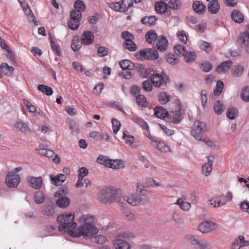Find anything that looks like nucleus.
Here are the masks:
<instances>
[{"instance_id":"nucleus-1","label":"nucleus","mask_w":249,"mask_h":249,"mask_svg":"<svg viewBox=\"0 0 249 249\" xmlns=\"http://www.w3.org/2000/svg\"><path fill=\"white\" fill-rule=\"evenodd\" d=\"M95 217L89 214L83 215L80 219L81 222L84 224L79 226L77 229L74 231H71L70 235L74 237H79L81 235L84 237H90L96 234L98 232V229L95 227L94 223Z\"/></svg>"},{"instance_id":"nucleus-2","label":"nucleus","mask_w":249,"mask_h":249,"mask_svg":"<svg viewBox=\"0 0 249 249\" xmlns=\"http://www.w3.org/2000/svg\"><path fill=\"white\" fill-rule=\"evenodd\" d=\"M74 215L71 213H66L58 216L57 220L59 223L58 229L60 231L68 232L70 235L71 231H74L77 224L74 222Z\"/></svg>"},{"instance_id":"nucleus-3","label":"nucleus","mask_w":249,"mask_h":249,"mask_svg":"<svg viewBox=\"0 0 249 249\" xmlns=\"http://www.w3.org/2000/svg\"><path fill=\"white\" fill-rule=\"evenodd\" d=\"M123 201L127 202L132 206H138L143 205L147 203L149 201V197L146 195H141L133 194L129 196H124L123 197Z\"/></svg>"},{"instance_id":"nucleus-4","label":"nucleus","mask_w":249,"mask_h":249,"mask_svg":"<svg viewBox=\"0 0 249 249\" xmlns=\"http://www.w3.org/2000/svg\"><path fill=\"white\" fill-rule=\"evenodd\" d=\"M178 106L175 111L170 112L168 117L167 118V121L174 123L178 124L183 118V115L184 113V109L182 108L181 105L179 100L177 101Z\"/></svg>"},{"instance_id":"nucleus-5","label":"nucleus","mask_w":249,"mask_h":249,"mask_svg":"<svg viewBox=\"0 0 249 249\" xmlns=\"http://www.w3.org/2000/svg\"><path fill=\"white\" fill-rule=\"evenodd\" d=\"M206 124L205 123L196 120L194 122L191 134L196 140H201L202 133L206 131Z\"/></svg>"},{"instance_id":"nucleus-6","label":"nucleus","mask_w":249,"mask_h":249,"mask_svg":"<svg viewBox=\"0 0 249 249\" xmlns=\"http://www.w3.org/2000/svg\"><path fill=\"white\" fill-rule=\"evenodd\" d=\"M71 19L68 22L69 28L72 30H76L80 25L82 19V14L79 11L72 10L70 14Z\"/></svg>"},{"instance_id":"nucleus-7","label":"nucleus","mask_w":249,"mask_h":249,"mask_svg":"<svg viewBox=\"0 0 249 249\" xmlns=\"http://www.w3.org/2000/svg\"><path fill=\"white\" fill-rule=\"evenodd\" d=\"M20 177L15 173L9 172L5 178V183L9 188L17 187L20 182Z\"/></svg>"},{"instance_id":"nucleus-8","label":"nucleus","mask_w":249,"mask_h":249,"mask_svg":"<svg viewBox=\"0 0 249 249\" xmlns=\"http://www.w3.org/2000/svg\"><path fill=\"white\" fill-rule=\"evenodd\" d=\"M218 225L207 220L202 222L198 227V230L202 233H206L217 229Z\"/></svg>"},{"instance_id":"nucleus-9","label":"nucleus","mask_w":249,"mask_h":249,"mask_svg":"<svg viewBox=\"0 0 249 249\" xmlns=\"http://www.w3.org/2000/svg\"><path fill=\"white\" fill-rule=\"evenodd\" d=\"M121 190L119 189H113L112 188L111 192L109 197L107 199V202L112 203L115 202H117L118 204L121 206H123V202L122 201L123 198L121 197Z\"/></svg>"},{"instance_id":"nucleus-10","label":"nucleus","mask_w":249,"mask_h":249,"mask_svg":"<svg viewBox=\"0 0 249 249\" xmlns=\"http://www.w3.org/2000/svg\"><path fill=\"white\" fill-rule=\"evenodd\" d=\"M139 54L141 58L148 60L156 59L159 57L157 52L152 49H146L141 50L139 52Z\"/></svg>"},{"instance_id":"nucleus-11","label":"nucleus","mask_w":249,"mask_h":249,"mask_svg":"<svg viewBox=\"0 0 249 249\" xmlns=\"http://www.w3.org/2000/svg\"><path fill=\"white\" fill-rule=\"evenodd\" d=\"M151 81L154 86L156 88H160L162 85H165L163 77L162 75L158 73L153 74L151 77Z\"/></svg>"},{"instance_id":"nucleus-12","label":"nucleus","mask_w":249,"mask_h":249,"mask_svg":"<svg viewBox=\"0 0 249 249\" xmlns=\"http://www.w3.org/2000/svg\"><path fill=\"white\" fill-rule=\"evenodd\" d=\"M119 65L124 70H133L135 67L139 68L140 70L143 69V67L142 65L137 64L136 66L132 63L130 61L125 59L119 62Z\"/></svg>"},{"instance_id":"nucleus-13","label":"nucleus","mask_w":249,"mask_h":249,"mask_svg":"<svg viewBox=\"0 0 249 249\" xmlns=\"http://www.w3.org/2000/svg\"><path fill=\"white\" fill-rule=\"evenodd\" d=\"M28 181L30 183V185L35 189H39L42 186V178L41 177H29L28 178Z\"/></svg>"},{"instance_id":"nucleus-14","label":"nucleus","mask_w":249,"mask_h":249,"mask_svg":"<svg viewBox=\"0 0 249 249\" xmlns=\"http://www.w3.org/2000/svg\"><path fill=\"white\" fill-rule=\"evenodd\" d=\"M94 38V36L91 32L85 31L83 32L80 39L84 45H89L93 42Z\"/></svg>"},{"instance_id":"nucleus-15","label":"nucleus","mask_w":249,"mask_h":249,"mask_svg":"<svg viewBox=\"0 0 249 249\" xmlns=\"http://www.w3.org/2000/svg\"><path fill=\"white\" fill-rule=\"evenodd\" d=\"M51 182L55 186H60L66 180V177L63 174H59L57 176L50 175Z\"/></svg>"},{"instance_id":"nucleus-16","label":"nucleus","mask_w":249,"mask_h":249,"mask_svg":"<svg viewBox=\"0 0 249 249\" xmlns=\"http://www.w3.org/2000/svg\"><path fill=\"white\" fill-rule=\"evenodd\" d=\"M14 71V68L13 67L9 66L7 63H3L0 66V73L2 75L11 76L12 75Z\"/></svg>"},{"instance_id":"nucleus-17","label":"nucleus","mask_w":249,"mask_h":249,"mask_svg":"<svg viewBox=\"0 0 249 249\" xmlns=\"http://www.w3.org/2000/svg\"><path fill=\"white\" fill-rule=\"evenodd\" d=\"M221 196L213 197L208 201V205L213 208H218L226 205V202L221 200Z\"/></svg>"},{"instance_id":"nucleus-18","label":"nucleus","mask_w":249,"mask_h":249,"mask_svg":"<svg viewBox=\"0 0 249 249\" xmlns=\"http://www.w3.org/2000/svg\"><path fill=\"white\" fill-rule=\"evenodd\" d=\"M113 245L116 249H130L129 244L120 238L114 240Z\"/></svg>"},{"instance_id":"nucleus-19","label":"nucleus","mask_w":249,"mask_h":249,"mask_svg":"<svg viewBox=\"0 0 249 249\" xmlns=\"http://www.w3.org/2000/svg\"><path fill=\"white\" fill-rule=\"evenodd\" d=\"M168 43V41L164 36H160L156 44L158 50L160 52L165 51L167 49Z\"/></svg>"},{"instance_id":"nucleus-20","label":"nucleus","mask_w":249,"mask_h":249,"mask_svg":"<svg viewBox=\"0 0 249 249\" xmlns=\"http://www.w3.org/2000/svg\"><path fill=\"white\" fill-rule=\"evenodd\" d=\"M220 8V4L217 0H212L210 1L208 5L209 12L212 14H215L218 13Z\"/></svg>"},{"instance_id":"nucleus-21","label":"nucleus","mask_w":249,"mask_h":249,"mask_svg":"<svg viewBox=\"0 0 249 249\" xmlns=\"http://www.w3.org/2000/svg\"><path fill=\"white\" fill-rule=\"evenodd\" d=\"M158 18L155 16H145L141 19L142 24L149 27L155 24Z\"/></svg>"},{"instance_id":"nucleus-22","label":"nucleus","mask_w":249,"mask_h":249,"mask_svg":"<svg viewBox=\"0 0 249 249\" xmlns=\"http://www.w3.org/2000/svg\"><path fill=\"white\" fill-rule=\"evenodd\" d=\"M232 64V62L230 60L225 61L218 66L215 71L218 73L226 72L229 70Z\"/></svg>"},{"instance_id":"nucleus-23","label":"nucleus","mask_w":249,"mask_h":249,"mask_svg":"<svg viewBox=\"0 0 249 249\" xmlns=\"http://www.w3.org/2000/svg\"><path fill=\"white\" fill-rule=\"evenodd\" d=\"M154 114L156 117L160 119H164L165 117H168L169 114L162 107H157L154 109Z\"/></svg>"},{"instance_id":"nucleus-24","label":"nucleus","mask_w":249,"mask_h":249,"mask_svg":"<svg viewBox=\"0 0 249 249\" xmlns=\"http://www.w3.org/2000/svg\"><path fill=\"white\" fill-rule=\"evenodd\" d=\"M185 200H186L185 197L182 196L178 199L176 204L178 205L182 210L188 211L191 209V205L190 203L184 201Z\"/></svg>"},{"instance_id":"nucleus-25","label":"nucleus","mask_w":249,"mask_h":249,"mask_svg":"<svg viewBox=\"0 0 249 249\" xmlns=\"http://www.w3.org/2000/svg\"><path fill=\"white\" fill-rule=\"evenodd\" d=\"M124 166L123 161L121 160H110L107 167L118 169L124 168Z\"/></svg>"},{"instance_id":"nucleus-26","label":"nucleus","mask_w":249,"mask_h":249,"mask_svg":"<svg viewBox=\"0 0 249 249\" xmlns=\"http://www.w3.org/2000/svg\"><path fill=\"white\" fill-rule=\"evenodd\" d=\"M194 11L198 14H202L205 12L206 7L202 3L199 1H195L193 4Z\"/></svg>"},{"instance_id":"nucleus-27","label":"nucleus","mask_w":249,"mask_h":249,"mask_svg":"<svg viewBox=\"0 0 249 249\" xmlns=\"http://www.w3.org/2000/svg\"><path fill=\"white\" fill-rule=\"evenodd\" d=\"M232 19L235 22L241 23L244 21V16L242 13L238 10H233L231 14Z\"/></svg>"},{"instance_id":"nucleus-28","label":"nucleus","mask_w":249,"mask_h":249,"mask_svg":"<svg viewBox=\"0 0 249 249\" xmlns=\"http://www.w3.org/2000/svg\"><path fill=\"white\" fill-rule=\"evenodd\" d=\"M133 122L139 126H140L143 129L148 130L149 127L147 124L141 118L137 115H134L131 118Z\"/></svg>"},{"instance_id":"nucleus-29","label":"nucleus","mask_w":249,"mask_h":249,"mask_svg":"<svg viewBox=\"0 0 249 249\" xmlns=\"http://www.w3.org/2000/svg\"><path fill=\"white\" fill-rule=\"evenodd\" d=\"M213 160L210 158H208V162L204 164L202 167V172L205 176H207L211 173L212 171V165Z\"/></svg>"},{"instance_id":"nucleus-30","label":"nucleus","mask_w":249,"mask_h":249,"mask_svg":"<svg viewBox=\"0 0 249 249\" xmlns=\"http://www.w3.org/2000/svg\"><path fill=\"white\" fill-rule=\"evenodd\" d=\"M249 40V24L246 26V31L240 34L238 39L239 44H246V41Z\"/></svg>"},{"instance_id":"nucleus-31","label":"nucleus","mask_w":249,"mask_h":249,"mask_svg":"<svg viewBox=\"0 0 249 249\" xmlns=\"http://www.w3.org/2000/svg\"><path fill=\"white\" fill-rule=\"evenodd\" d=\"M145 37L147 43L152 44L157 39L158 35L154 30H151L146 33Z\"/></svg>"},{"instance_id":"nucleus-32","label":"nucleus","mask_w":249,"mask_h":249,"mask_svg":"<svg viewBox=\"0 0 249 249\" xmlns=\"http://www.w3.org/2000/svg\"><path fill=\"white\" fill-rule=\"evenodd\" d=\"M70 203V199L66 196H61L56 201V205L61 208L68 207Z\"/></svg>"},{"instance_id":"nucleus-33","label":"nucleus","mask_w":249,"mask_h":249,"mask_svg":"<svg viewBox=\"0 0 249 249\" xmlns=\"http://www.w3.org/2000/svg\"><path fill=\"white\" fill-rule=\"evenodd\" d=\"M83 44L82 40L79 37L74 36L72 40L71 47L73 51L75 52L79 50Z\"/></svg>"},{"instance_id":"nucleus-34","label":"nucleus","mask_w":249,"mask_h":249,"mask_svg":"<svg viewBox=\"0 0 249 249\" xmlns=\"http://www.w3.org/2000/svg\"><path fill=\"white\" fill-rule=\"evenodd\" d=\"M112 188V187H108L104 188L101 190V194L103 196L101 200L102 203L107 202V199L109 197Z\"/></svg>"},{"instance_id":"nucleus-35","label":"nucleus","mask_w":249,"mask_h":249,"mask_svg":"<svg viewBox=\"0 0 249 249\" xmlns=\"http://www.w3.org/2000/svg\"><path fill=\"white\" fill-rule=\"evenodd\" d=\"M167 4L164 2H157L155 4L156 11L159 14L164 13L167 11Z\"/></svg>"},{"instance_id":"nucleus-36","label":"nucleus","mask_w":249,"mask_h":249,"mask_svg":"<svg viewBox=\"0 0 249 249\" xmlns=\"http://www.w3.org/2000/svg\"><path fill=\"white\" fill-rule=\"evenodd\" d=\"M158 100L161 104H166L170 100V96L165 92H161L158 95Z\"/></svg>"},{"instance_id":"nucleus-37","label":"nucleus","mask_w":249,"mask_h":249,"mask_svg":"<svg viewBox=\"0 0 249 249\" xmlns=\"http://www.w3.org/2000/svg\"><path fill=\"white\" fill-rule=\"evenodd\" d=\"M55 213V210L52 205H47L43 206L42 213L47 216H52Z\"/></svg>"},{"instance_id":"nucleus-38","label":"nucleus","mask_w":249,"mask_h":249,"mask_svg":"<svg viewBox=\"0 0 249 249\" xmlns=\"http://www.w3.org/2000/svg\"><path fill=\"white\" fill-rule=\"evenodd\" d=\"M172 9L178 10L181 7V2L179 0H170L167 4Z\"/></svg>"},{"instance_id":"nucleus-39","label":"nucleus","mask_w":249,"mask_h":249,"mask_svg":"<svg viewBox=\"0 0 249 249\" xmlns=\"http://www.w3.org/2000/svg\"><path fill=\"white\" fill-rule=\"evenodd\" d=\"M238 115V110L236 108L232 107H229L226 112L227 117L231 120L234 119Z\"/></svg>"},{"instance_id":"nucleus-40","label":"nucleus","mask_w":249,"mask_h":249,"mask_svg":"<svg viewBox=\"0 0 249 249\" xmlns=\"http://www.w3.org/2000/svg\"><path fill=\"white\" fill-rule=\"evenodd\" d=\"M224 105L223 103L220 101H216L213 105V109L215 113L218 115L222 113L224 111Z\"/></svg>"},{"instance_id":"nucleus-41","label":"nucleus","mask_w":249,"mask_h":249,"mask_svg":"<svg viewBox=\"0 0 249 249\" xmlns=\"http://www.w3.org/2000/svg\"><path fill=\"white\" fill-rule=\"evenodd\" d=\"M37 89L47 95H51L53 93L52 89L45 85H39L38 86Z\"/></svg>"},{"instance_id":"nucleus-42","label":"nucleus","mask_w":249,"mask_h":249,"mask_svg":"<svg viewBox=\"0 0 249 249\" xmlns=\"http://www.w3.org/2000/svg\"><path fill=\"white\" fill-rule=\"evenodd\" d=\"M185 238L193 246L197 245L200 241L197 236L192 234H187L185 235Z\"/></svg>"},{"instance_id":"nucleus-43","label":"nucleus","mask_w":249,"mask_h":249,"mask_svg":"<svg viewBox=\"0 0 249 249\" xmlns=\"http://www.w3.org/2000/svg\"><path fill=\"white\" fill-rule=\"evenodd\" d=\"M74 7L76 11H79L80 12L85 11L86 10V5L84 2L81 0H77L74 2Z\"/></svg>"},{"instance_id":"nucleus-44","label":"nucleus","mask_w":249,"mask_h":249,"mask_svg":"<svg viewBox=\"0 0 249 249\" xmlns=\"http://www.w3.org/2000/svg\"><path fill=\"white\" fill-rule=\"evenodd\" d=\"M157 143V148L160 151L163 152H167L170 151V148L169 146L166 145L164 142H157L155 141Z\"/></svg>"},{"instance_id":"nucleus-45","label":"nucleus","mask_w":249,"mask_h":249,"mask_svg":"<svg viewBox=\"0 0 249 249\" xmlns=\"http://www.w3.org/2000/svg\"><path fill=\"white\" fill-rule=\"evenodd\" d=\"M35 202L37 204L42 203L45 200V196L41 191L36 192L34 196Z\"/></svg>"},{"instance_id":"nucleus-46","label":"nucleus","mask_w":249,"mask_h":249,"mask_svg":"<svg viewBox=\"0 0 249 249\" xmlns=\"http://www.w3.org/2000/svg\"><path fill=\"white\" fill-rule=\"evenodd\" d=\"M123 46L124 48H125L126 49H128L129 51L131 52H134L137 49V45L133 41V40L128 42H124L123 43Z\"/></svg>"},{"instance_id":"nucleus-47","label":"nucleus","mask_w":249,"mask_h":249,"mask_svg":"<svg viewBox=\"0 0 249 249\" xmlns=\"http://www.w3.org/2000/svg\"><path fill=\"white\" fill-rule=\"evenodd\" d=\"M243 71L244 67L241 65H238L232 70L231 73L233 76L238 77L242 74Z\"/></svg>"},{"instance_id":"nucleus-48","label":"nucleus","mask_w":249,"mask_h":249,"mask_svg":"<svg viewBox=\"0 0 249 249\" xmlns=\"http://www.w3.org/2000/svg\"><path fill=\"white\" fill-rule=\"evenodd\" d=\"M184 56L185 61L187 63H192L194 62L196 58V53L194 52H186Z\"/></svg>"},{"instance_id":"nucleus-49","label":"nucleus","mask_w":249,"mask_h":249,"mask_svg":"<svg viewBox=\"0 0 249 249\" xmlns=\"http://www.w3.org/2000/svg\"><path fill=\"white\" fill-rule=\"evenodd\" d=\"M15 127L18 130L23 132H26L28 129L27 124L21 121L17 122L15 124Z\"/></svg>"},{"instance_id":"nucleus-50","label":"nucleus","mask_w":249,"mask_h":249,"mask_svg":"<svg viewBox=\"0 0 249 249\" xmlns=\"http://www.w3.org/2000/svg\"><path fill=\"white\" fill-rule=\"evenodd\" d=\"M136 100V102L139 106L141 107H146L147 105V99L143 95H138L137 96Z\"/></svg>"},{"instance_id":"nucleus-51","label":"nucleus","mask_w":249,"mask_h":249,"mask_svg":"<svg viewBox=\"0 0 249 249\" xmlns=\"http://www.w3.org/2000/svg\"><path fill=\"white\" fill-rule=\"evenodd\" d=\"M123 139L124 140L125 143L129 145H132L134 141V138L128 135V132L127 131L123 132Z\"/></svg>"},{"instance_id":"nucleus-52","label":"nucleus","mask_w":249,"mask_h":249,"mask_svg":"<svg viewBox=\"0 0 249 249\" xmlns=\"http://www.w3.org/2000/svg\"><path fill=\"white\" fill-rule=\"evenodd\" d=\"M174 50L177 54L181 56H184L186 52V48L180 44L175 46Z\"/></svg>"},{"instance_id":"nucleus-53","label":"nucleus","mask_w":249,"mask_h":249,"mask_svg":"<svg viewBox=\"0 0 249 249\" xmlns=\"http://www.w3.org/2000/svg\"><path fill=\"white\" fill-rule=\"evenodd\" d=\"M165 58L166 61L172 65L176 64L179 62L178 59L176 58L175 55L173 54H166Z\"/></svg>"},{"instance_id":"nucleus-54","label":"nucleus","mask_w":249,"mask_h":249,"mask_svg":"<svg viewBox=\"0 0 249 249\" xmlns=\"http://www.w3.org/2000/svg\"><path fill=\"white\" fill-rule=\"evenodd\" d=\"M197 246L199 249H213L212 245L206 240H200Z\"/></svg>"},{"instance_id":"nucleus-55","label":"nucleus","mask_w":249,"mask_h":249,"mask_svg":"<svg viewBox=\"0 0 249 249\" xmlns=\"http://www.w3.org/2000/svg\"><path fill=\"white\" fill-rule=\"evenodd\" d=\"M110 160L108 159L107 157L101 155L97 159L96 161L99 164L105 165L107 167Z\"/></svg>"},{"instance_id":"nucleus-56","label":"nucleus","mask_w":249,"mask_h":249,"mask_svg":"<svg viewBox=\"0 0 249 249\" xmlns=\"http://www.w3.org/2000/svg\"><path fill=\"white\" fill-rule=\"evenodd\" d=\"M241 96L245 102H249V86H247L243 89Z\"/></svg>"},{"instance_id":"nucleus-57","label":"nucleus","mask_w":249,"mask_h":249,"mask_svg":"<svg viewBox=\"0 0 249 249\" xmlns=\"http://www.w3.org/2000/svg\"><path fill=\"white\" fill-rule=\"evenodd\" d=\"M224 87V83L222 81L219 80L216 83V88L213 90V93L215 95H219L222 92Z\"/></svg>"},{"instance_id":"nucleus-58","label":"nucleus","mask_w":249,"mask_h":249,"mask_svg":"<svg viewBox=\"0 0 249 249\" xmlns=\"http://www.w3.org/2000/svg\"><path fill=\"white\" fill-rule=\"evenodd\" d=\"M97 54L100 57H104L107 56L108 53V50L107 48L103 46H97Z\"/></svg>"},{"instance_id":"nucleus-59","label":"nucleus","mask_w":249,"mask_h":249,"mask_svg":"<svg viewBox=\"0 0 249 249\" xmlns=\"http://www.w3.org/2000/svg\"><path fill=\"white\" fill-rule=\"evenodd\" d=\"M121 35L122 38L125 40L124 42L130 41L132 40L134 38L133 35L128 31H123Z\"/></svg>"},{"instance_id":"nucleus-60","label":"nucleus","mask_w":249,"mask_h":249,"mask_svg":"<svg viewBox=\"0 0 249 249\" xmlns=\"http://www.w3.org/2000/svg\"><path fill=\"white\" fill-rule=\"evenodd\" d=\"M112 124V128L113 132L116 134L119 130L121 127L120 122L115 118H113L111 120Z\"/></svg>"},{"instance_id":"nucleus-61","label":"nucleus","mask_w":249,"mask_h":249,"mask_svg":"<svg viewBox=\"0 0 249 249\" xmlns=\"http://www.w3.org/2000/svg\"><path fill=\"white\" fill-rule=\"evenodd\" d=\"M144 187L142 184V183L140 182H138L137 183L136 186V194H138L139 195H146V191L144 190Z\"/></svg>"},{"instance_id":"nucleus-62","label":"nucleus","mask_w":249,"mask_h":249,"mask_svg":"<svg viewBox=\"0 0 249 249\" xmlns=\"http://www.w3.org/2000/svg\"><path fill=\"white\" fill-rule=\"evenodd\" d=\"M68 188L65 186L60 187L59 190L55 193L54 196L55 197H61L62 196H65L67 194Z\"/></svg>"},{"instance_id":"nucleus-63","label":"nucleus","mask_w":249,"mask_h":249,"mask_svg":"<svg viewBox=\"0 0 249 249\" xmlns=\"http://www.w3.org/2000/svg\"><path fill=\"white\" fill-rule=\"evenodd\" d=\"M133 237V235L131 233H130L128 231H126V232H121L120 234H119L117 237V239L120 238L123 240H124V239H130V238H131Z\"/></svg>"},{"instance_id":"nucleus-64","label":"nucleus","mask_w":249,"mask_h":249,"mask_svg":"<svg viewBox=\"0 0 249 249\" xmlns=\"http://www.w3.org/2000/svg\"><path fill=\"white\" fill-rule=\"evenodd\" d=\"M172 218L177 223H181L183 221L184 216L181 214L174 213L172 215Z\"/></svg>"}]
</instances>
